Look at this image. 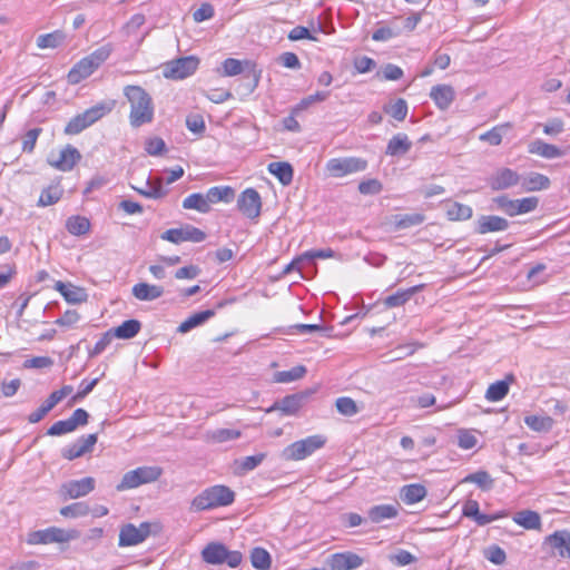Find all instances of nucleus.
I'll return each instance as SVG.
<instances>
[{"mask_svg": "<svg viewBox=\"0 0 570 570\" xmlns=\"http://www.w3.org/2000/svg\"><path fill=\"white\" fill-rule=\"evenodd\" d=\"M66 228L71 235L81 236L89 232L90 222L83 216H71L66 222Z\"/></svg>", "mask_w": 570, "mask_h": 570, "instance_id": "44", "label": "nucleus"}, {"mask_svg": "<svg viewBox=\"0 0 570 570\" xmlns=\"http://www.w3.org/2000/svg\"><path fill=\"white\" fill-rule=\"evenodd\" d=\"M336 409L345 416H353L358 413L355 401L347 396H342L336 400Z\"/></svg>", "mask_w": 570, "mask_h": 570, "instance_id": "57", "label": "nucleus"}, {"mask_svg": "<svg viewBox=\"0 0 570 570\" xmlns=\"http://www.w3.org/2000/svg\"><path fill=\"white\" fill-rule=\"evenodd\" d=\"M206 234L191 225H185L179 228H170L161 234V239L168 240L174 244L184 242L200 243L205 240Z\"/></svg>", "mask_w": 570, "mask_h": 570, "instance_id": "11", "label": "nucleus"}, {"mask_svg": "<svg viewBox=\"0 0 570 570\" xmlns=\"http://www.w3.org/2000/svg\"><path fill=\"white\" fill-rule=\"evenodd\" d=\"M141 328V324L137 320H127L119 326L110 330L114 337L129 340L135 337Z\"/></svg>", "mask_w": 570, "mask_h": 570, "instance_id": "34", "label": "nucleus"}, {"mask_svg": "<svg viewBox=\"0 0 570 570\" xmlns=\"http://www.w3.org/2000/svg\"><path fill=\"white\" fill-rule=\"evenodd\" d=\"M164 294L161 286L148 283H137L132 287V295L139 301H155Z\"/></svg>", "mask_w": 570, "mask_h": 570, "instance_id": "26", "label": "nucleus"}, {"mask_svg": "<svg viewBox=\"0 0 570 570\" xmlns=\"http://www.w3.org/2000/svg\"><path fill=\"white\" fill-rule=\"evenodd\" d=\"M235 501V492L227 485L216 484L204 489L190 502L191 512H203L228 507Z\"/></svg>", "mask_w": 570, "mask_h": 570, "instance_id": "2", "label": "nucleus"}, {"mask_svg": "<svg viewBox=\"0 0 570 570\" xmlns=\"http://www.w3.org/2000/svg\"><path fill=\"white\" fill-rule=\"evenodd\" d=\"M56 289L59 291L63 298L69 303H81L86 301V294L79 287L58 282L56 284Z\"/></svg>", "mask_w": 570, "mask_h": 570, "instance_id": "40", "label": "nucleus"}, {"mask_svg": "<svg viewBox=\"0 0 570 570\" xmlns=\"http://www.w3.org/2000/svg\"><path fill=\"white\" fill-rule=\"evenodd\" d=\"M512 519L518 525L527 530H539L542 524L540 514L531 510L519 511Z\"/></svg>", "mask_w": 570, "mask_h": 570, "instance_id": "28", "label": "nucleus"}, {"mask_svg": "<svg viewBox=\"0 0 570 570\" xmlns=\"http://www.w3.org/2000/svg\"><path fill=\"white\" fill-rule=\"evenodd\" d=\"M73 423L71 424L68 419L55 422L47 431L48 435L59 436L70 432H73Z\"/></svg>", "mask_w": 570, "mask_h": 570, "instance_id": "59", "label": "nucleus"}, {"mask_svg": "<svg viewBox=\"0 0 570 570\" xmlns=\"http://www.w3.org/2000/svg\"><path fill=\"white\" fill-rule=\"evenodd\" d=\"M227 548L220 542H210L202 551L203 560L209 564H223Z\"/></svg>", "mask_w": 570, "mask_h": 570, "instance_id": "24", "label": "nucleus"}, {"mask_svg": "<svg viewBox=\"0 0 570 570\" xmlns=\"http://www.w3.org/2000/svg\"><path fill=\"white\" fill-rule=\"evenodd\" d=\"M306 373V368L303 365L295 366L288 371H281L275 374V381L277 383H291L302 379Z\"/></svg>", "mask_w": 570, "mask_h": 570, "instance_id": "52", "label": "nucleus"}, {"mask_svg": "<svg viewBox=\"0 0 570 570\" xmlns=\"http://www.w3.org/2000/svg\"><path fill=\"white\" fill-rule=\"evenodd\" d=\"M484 556L490 562L498 564V566L504 563V561L507 559V554H505L504 550L502 548H500L499 546L489 547L485 550Z\"/></svg>", "mask_w": 570, "mask_h": 570, "instance_id": "61", "label": "nucleus"}, {"mask_svg": "<svg viewBox=\"0 0 570 570\" xmlns=\"http://www.w3.org/2000/svg\"><path fill=\"white\" fill-rule=\"evenodd\" d=\"M334 256V252L330 248L327 249H317V250H308L294 259L292 265L298 264H311L315 258H330Z\"/></svg>", "mask_w": 570, "mask_h": 570, "instance_id": "53", "label": "nucleus"}, {"mask_svg": "<svg viewBox=\"0 0 570 570\" xmlns=\"http://www.w3.org/2000/svg\"><path fill=\"white\" fill-rule=\"evenodd\" d=\"M399 18H394L391 26H381L372 35L374 41H389L402 33V28L396 24Z\"/></svg>", "mask_w": 570, "mask_h": 570, "instance_id": "39", "label": "nucleus"}, {"mask_svg": "<svg viewBox=\"0 0 570 570\" xmlns=\"http://www.w3.org/2000/svg\"><path fill=\"white\" fill-rule=\"evenodd\" d=\"M250 563L256 570H268L272 564V558L264 548L256 547L250 551Z\"/></svg>", "mask_w": 570, "mask_h": 570, "instance_id": "45", "label": "nucleus"}, {"mask_svg": "<svg viewBox=\"0 0 570 570\" xmlns=\"http://www.w3.org/2000/svg\"><path fill=\"white\" fill-rule=\"evenodd\" d=\"M268 171L278 178L283 185H288L293 180V168L288 163L275 161L268 165Z\"/></svg>", "mask_w": 570, "mask_h": 570, "instance_id": "36", "label": "nucleus"}, {"mask_svg": "<svg viewBox=\"0 0 570 570\" xmlns=\"http://www.w3.org/2000/svg\"><path fill=\"white\" fill-rule=\"evenodd\" d=\"M97 443V434L91 433L82 435L77 439L73 443L62 449V456L67 460H75L91 452L94 445Z\"/></svg>", "mask_w": 570, "mask_h": 570, "instance_id": "16", "label": "nucleus"}, {"mask_svg": "<svg viewBox=\"0 0 570 570\" xmlns=\"http://www.w3.org/2000/svg\"><path fill=\"white\" fill-rule=\"evenodd\" d=\"M65 40V35L60 30L50 33L40 35L37 38V47L39 49H55L59 47Z\"/></svg>", "mask_w": 570, "mask_h": 570, "instance_id": "46", "label": "nucleus"}, {"mask_svg": "<svg viewBox=\"0 0 570 570\" xmlns=\"http://www.w3.org/2000/svg\"><path fill=\"white\" fill-rule=\"evenodd\" d=\"M412 147V142L405 134L393 136L387 146L386 154L390 156H400L406 154Z\"/></svg>", "mask_w": 570, "mask_h": 570, "instance_id": "31", "label": "nucleus"}, {"mask_svg": "<svg viewBox=\"0 0 570 570\" xmlns=\"http://www.w3.org/2000/svg\"><path fill=\"white\" fill-rule=\"evenodd\" d=\"M424 216L421 214H405V215H394L393 224L397 229H405L412 226L420 225L423 223Z\"/></svg>", "mask_w": 570, "mask_h": 570, "instance_id": "49", "label": "nucleus"}, {"mask_svg": "<svg viewBox=\"0 0 570 570\" xmlns=\"http://www.w3.org/2000/svg\"><path fill=\"white\" fill-rule=\"evenodd\" d=\"M63 195V189L59 183L52 184L45 188L39 197L38 205L46 207L53 205L60 200Z\"/></svg>", "mask_w": 570, "mask_h": 570, "instance_id": "37", "label": "nucleus"}, {"mask_svg": "<svg viewBox=\"0 0 570 570\" xmlns=\"http://www.w3.org/2000/svg\"><path fill=\"white\" fill-rule=\"evenodd\" d=\"M509 228V222L495 215H482L476 220L475 232L478 234H488L494 232H503Z\"/></svg>", "mask_w": 570, "mask_h": 570, "instance_id": "19", "label": "nucleus"}, {"mask_svg": "<svg viewBox=\"0 0 570 570\" xmlns=\"http://www.w3.org/2000/svg\"><path fill=\"white\" fill-rule=\"evenodd\" d=\"M124 97L129 104V124L139 128L150 124L155 117V105L150 94L141 86L127 85L122 89Z\"/></svg>", "mask_w": 570, "mask_h": 570, "instance_id": "1", "label": "nucleus"}, {"mask_svg": "<svg viewBox=\"0 0 570 570\" xmlns=\"http://www.w3.org/2000/svg\"><path fill=\"white\" fill-rule=\"evenodd\" d=\"M214 314H215V312L212 309H206V311L195 313V314L190 315L188 318H186L184 322L180 323V325L177 328V332L185 334V333L189 332L190 330L205 323L207 320L213 317Z\"/></svg>", "mask_w": 570, "mask_h": 570, "instance_id": "33", "label": "nucleus"}, {"mask_svg": "<svg viewBox=\"0 0 570 570\" xmlns=\"http://www.w3.org/2000/svg\"><path fill=\"white\" fill-rule=\"evenodd\" d=\"M509 392V384L505 381L492 383L487 392L485 399L490 402L501 401Z\"/></svg>", "mask_w": 570, "mask_h": 570, "instance_id": "50", "label": "nucleus"}, {"mask_svg": "<svg viewBox=\"0 0 570 570\" xmlns=\"http://www.w3.org/2000/svg\"><path fill=\"white\" fill-rule=\"evenodd\" d=\"M183 207L185 209H195L199 213H208L210 210L206 194L194 193L188 195L183 200Z\"/></svg>", "mask_w": 570, "mask_h": 570, "instance_id": "43", "label": "nucleus"}, {"mask_svg": "<svg viewBox=\"0 0 570 570\" xmlns=\"http://www.w3.org/2000/svg\"><path fill=\"white\" fill-rule=\"evenodd\" d=\"M150 525L147 522L140 523L136 527L131 523L126 524L120 529L119 546L131 547L141 543L149 535Z\"/></svg>", "mask_w": 570, "mask_h": 570, "instance_id": "15", "label": "nucleus"}, {"mask_svg": "<svg viewBox=\"0 0 570 570\" xmlns=\"http://www.w3.org/2000/svg\"><path fill=\"white\" fill-rule=\"evenodd\" d=\"M95 479L86 476L80 480H70L60 488V494L63 499H78L89 494L95 489Z\"/></svg>", "mask_w": 570, "mask_h": 570, "instance_id": "14", "label": "nucleus"}, {"mask_svg": "<svg viewBox=\"0 0 570 570\" xmlns=\"http://www.w3.org/2000/svg\"><path fill=\"white\" fill-rule=\"evenodd\" d=\"M60 514L66 518H79L89 513V507L85 502H76L60 509Z\"/></svg>", "mask_w": 570, "mask_h": 570, "instance_id": "56", "label": "nucleus"}, {"mask_svg": "<svg viewBox=\"0 0 570 570\" xmlns=\"http://www.w3.org/2000/svg\"><path fill=\"white\" fill-rule=\"evenodd\" d=\"M446 216L450 220H466L472 217L473 210L469 205L456 202L445 204Z\"/></svg>", "mask_w": 570, "mask_h": 570, "instance_id": "35", "label": "nucleus"}, {"mask_svg": "<svg viewBox=\"0 0 570 570\" xmlns=\"http://www.w3.org/2000/svg\"><path fill=\"white\" fill-rule=\"evenodd\" d=\"M550 547L556 550L561 558H570V532L562 530L556 531L544 539L543 547Z\"/></svg>", "mask_w": 570, "mask_h": 570, "instance_id": "18", "label": "nucleus"}, {"mask_svg": "<svg viewBox=\"0 0 570 570\" xmlns=\"http://www.w3.org/2000/svg\"><path fill=\"white\" fill-rule=\"evenodd\" d=\"M303 397L297 394L287 395L278 402H275L266 410L267 413L279 410L285 415H294L302 406Z\"/></svg>", "mask_w": 570, "mask_h": 570, "instance_id": "23", "label": "nucleus"}, {"mask_svg": "<svg viewBox=\"0 0 570 570\" xmlns=\"http://www.w3.org/2000/svg\"><path fill=\"white\" fill-rule=\"evenodd\" d=\"M521 176L510 168L498 169L490 178L489 186L493 190H503L519 185Z\"/></svg>", "mask_w": 570, "mask_h": 570, "instance_id": "17", "label": "nucleus"}, {"mask_svg": "<svg viewBox=\"0 0 570 570\" xmlns=\"http://www.w3.org/2000/svg\"><path fill=\"white\" fill-rule=\"evenodd\" d=\"M423 287H424V285L421 284V285L412 286L406 289L397 291L395 294H392L384 299V305L389 308L402 306L407 301H410L414 294L420 292Z\"/></svg>", "mask_w": 570, "mask_h": 570, "instance_id": "30", "label": "nucleus"}, {"mask_svg": "<svg viewBox=\"0 0 570 570\" xmlns=\"http://www.w3.org/2000/svg\"><path fill=\"white\" fill-rule=\"evenodd\" d=\"M115 100H105L72 117L65 127L66 135H78L115 108Z\"/></svg>", "mask_w": 570, "mask_h": 570, "instance_id": "3", "label": "nucleus"}, {"mask_svg": "<svg viewBox=\"0 0 570 570\" xmlns=\"http://www.w3.org/2000/svg\"><path fill=\"white\" fill-rule=\"evenodd\" d=\"M80 158V153L71 145H68L58 154L51 153L48 157V163L58 170L70 171Z\"/></svg>", "mask_w": 570, "mask_h": 570, "instance_id": "12", "label": "nucleus"}, {"mask_svg": "<svg viewBox=\"0 0 570 570\" xmlns=\"http://www.w3.org/2000/svg\"><path fill=\"white\" fill-rule=\"evenodd\" d=\"M528 150L530 154L539 155L547 159H553L562 156L561 150L557 146L544 142L541 139L530 142Z\"/></svg>", "mask_w": 570, "mask_h": 570, "instance_id": "29", "label": "nucleus"}, {"mask_svg": "<svg viewBox=\"0 0 570 570\" xmlns=\"http://www.w3.org/2000/svg\"><path fill=\"white\" fill-rule=\"evenodd\" d=\"M234 197V189L228 186H215L207 190L206 198L208 205L219 202L229 203Z\"/></svg>", "mask_w": 570, "mask_h": 570, "instance_id": "38", "label": "nucleus"}, {"mask_svg": "<svg viewBox=\"0 0 570 570\" xmlns=\"http://www.w3.org/2000/svg\"><path fill=\"white\" fill-rule=\"evenodd\" d=\"M58 402L50 394L48 399L32 413L29 414L28 421L30 423H38L41 421L56 405Z\"/></svg>", "mask_w": 570, "mask_h": 570, "instance_id": "54", "label": "nucleus"}, {"mask_svg": "<svg viewBox=\"0 0 570 570\" xmlns=\"http://www.w3.org/2000/svg\"><path fill=\"white\" fill-rule=\"evenodd\" d=\"M463 483H474L482 490H490L493 487V479L491 475L484 471L479 470L474 473L468 474L463 480Z\"/></svg>", "mask_w": 570, "mask_h": 570, "instance_id": "47", "label": "nucleus"}, {"mask_svg": "<svg viewBox=\"0 0 570 570\" xmlns=\"http://www.w3.org/2000/svg\"><path fill=\"white\" fill-rule=\"evenodd\" d=\"M161 474L163 469L157 465L139 466L124 474L120 483L117 485V490H130L146 483L155 482L160 478Z\"/></svg>", "mask_w": 570, "mask_h": 570, "instance_id": "6", "label": "nucleus"}, {"mask_svg": "<svg viewBox=\"0 0 570 570\" xmlns=\"http://www.w3.org/2000/svg\"><path fill=\"white\" fill-rule=\"evenodd\" d=\"M384 110L394 119L402 121L407 115V104L404 99L399 98L392 105L385 106Z\"/></svg>", "mask_w": 570, "mask_h": 570, "instance_id": "55", "label": "nucleus"}, {"mask_svg": "<svg viewBox=\"0 0 570 570\" xmlns=\"http://www.w3.org/2000/svg\"><path fill=\"white\" fill-rule=\"evenodd\" d=\"M199 59L195 56L181 57L164 65L163 75L167 79L181 80L196 72Z\"/></svg>", "mask_w": 570, "mask_h": 570, "instance_id": "8", "label": "nucleus"}, {"mask_svg": "<svg viewBox=\"0 0 570 570\" xmlns=\"http://www.w3.org/2000/svg\"><path fill=\"white\" fill-rule=\"evenodd\" d=\"M511 128L510 122L494 126L492 129L480 135L479 139L485 141L491 146H499L502 141L503 135Z\"/></svg>", "mask_w": 570, "mask_h": 570, "instance_id": "41", "label": "nucleus"}, {"mask_svg": "<svg viewBox=\"0 0 570 570\" xmlns=\"http://www.w3.org/2000/svg\"><path fill=\"white\" fill-rule=\"evenodd\" d=\"M140 195L150 199H159L166 195V190L163 187L160 179L150 180L148 179L144 187H135Z\"/></svg>", "mask_w": 570, "mask_h": 570, "instance_id": "42", "label": "nucleus"}, {"mask_svg": "<svg viewBox=\"0 0 570 570\" xmlns=\"http://www.w3.org/2000/svg\"><path fill=\"white\" fill-rule=\"evenodd\" d=\"M426 489L424 485L419 483L406 484L402 487L400 497L406 504H415L422 501L426 497Z\"/></svg>", "mask_w": 570, "mask_h": 570, "instance_id": "27", "label": "nucleus"}, {"mask_svg": "<svg viewBox=\"0 0 570 570\" xmlns=\"http://www.w3.org/2000/svg\"><path fill=\"white\" fill-rule=\"evenodd\" d=\"M430 98L441 110H446L455 99V91L450 85H436L431 88Z\"/></svg>", "mask_w": 570, "mask_h": 570, "instance_id": "21", "label": "nucleus"}, {"mask_svg": "<svg viewBox=\"0 0 570 570\" xmlns=\"http://www.w3.org/2000/svg\"><path fill=\"white\" fill-rule=\"evenodd\" d=\"M79 535L80 532L75 529L66 530L58 527H49L43 530L31 532L28 535L27 542L29 544L66 543L78 539Z\"/></svg>", "mask_w": 570, "mask_h": 570, "instance_id": "7", "label": "nucleus"}, {"mask_svg": "<svg viewBox=\"0 0 570 570\" xmlns=\"http://www.w3.org/2000/svg\"><path fill=\"white\" fill-rule=\"evenodd\" d=\"M326 439L320 434L307 436L287 445L282 452V458L287 461L304 460L323 448Z\"/></svg>", "mask_w": 570, "mask_h": 570, "instance_id": "5", "label": "nucleus"}, {"mask_svg": "<svg viewBox=\"0 0 570 570\" xmlns=\"http://www.w3.org/2000/svg\"><path fill=\"white\" fill-rule=\"evenodd\" d=\"M145 150L150 156H159L166 151V144L164 139L159 137H151L146 140Z\"/></svg>", "mask_w": 570, "mask_h": 570, "instance_id": "58", "label": "nucleus"}, {"mask_svg": "<svg viewBox=\"0 0 570 570\" xmlns=\"http://www.w3.org/2000/svg\"><path fill=\"white\" fill-rule=\"evenodd\" d=\"M243 71V63L240 60L228 58L223 62L224 76L232 77L237 76Z\"/></svg>", "mask_w": 570, "mask_h": 570, "instance_id": "63", "label": "nucleus"}, {"mask_svg": "<svg viewBox=\"0 0 570 570\" xmlns=\"http://www.w3.org/2000/svg\"><path fill=\"white\" fill-rule=\"evenodd\" d=\"M265 459L264 453L249 455L236 461L238 473L243 474L256 469Z\"/></svg>", "mask_w": 570, "mask_h": 570, "instance_id": "51", "label": "nucleus"}, {"mask_svg": "<svg viewBox=\"0 0 570 570\" xmlns=\"http://www.w3.org/2000/svg\"><path fill=\"white\" fill-rule=\"evenodd\" d=\"M242 435L239 430L216 429L207 432V439L214 443H224L238 439Z\"/></svg>", "mask_w": 570, "mask_h": 570, "instance_id": "48", "label": "nucleus"}, {"mask_svg": "<svg viewBox=\"0 0 570 570\" xmlns=\"http://www.w3.org/2000/svg\"><path fill=\"white\" fill-rule=\"evenodd\" d=\"M524 423L534 432L547 433L552 430L554 420L548 415H527Z\"/></svg>", "mask_w": 570, "mask_h": 570, "instance_id": "32", "label": "nucleus"}, {"mask_svg": "<svg viewBox=\"0 0 570 570\" xmlns=\"http://www.w3.org/2000/svg\"><path fill=\"white\" fill-rule=\"evenodd\" d=\"M497 202L509 216H517L533 212L539 204L538 197L534 196L515 200L507 197H499Z\"/></svg>", "mask_w": 570, "mask_h": 570, "instance_id": "13", "label": "nucleus"}, {"mask_svg": "<svg viewBox=\"0 0 570 570\" xmlns=\"http://www.w3.org/2000/svg\"><path fill=\"white\" fill-rule=\"evenodd\" d=\"M114 335L111 334V331H107L95 344V346L89 350V357H95L99 354H101L107 346L111 343Z\"/></svg>", "mask_w": 570, "mask_h": 570, "instance_id": "62", "label": "nucleus"}, {"mask_svg": "<svg viewBox=\"0 0 570 570\" xmlns=\"http://www.w3.org/2000/svg\"><path fill=\"white\" fill-rule=\"evenodd\" d=\"M382 189L383 186L377 179H367L358 184V191L363 195H377Z\"/></svg>", "mask_w": 570, "mask_h": 570, "instance_id": "60", "label": "nucleus"}, {"mask_svg": "<svg viewBox=\"0 0 570 570\" xmlns=\"http://www.w3.org/2000/svg\"><path fill=\"white\" fill-rule=\"evenodd\" d=\"M111 49L104 46L79 60L68 72V81L77 85L92 75L110 56Z\"/></svg>", "mask_w": 570, "mask_h": 570, "instance_id": "4", "label": "nucleus"}, {"mask_svg": "<svg viewBox=\"0 0 570 570\" xmlns=\"http://www.w3.org/2000/svg\"><path fill=\"white\" fill-rule=\"evenodd\" d=\"M363 559L353 552L335 553L331 557L328 566L331 570H353L361 567Z\"/></svg>", "mask_w": 570, "mask_h": 570, "instance_id": "20", "label": "nucleus"}, {"mask_svg": "<svg viewBox=\"0 0 570 570\" xmlns=\"http://www.w3.org/2000/svg\"><path fill=\"white\" fill-rule=\"evenodd\" d=\"M325 167L332 177L341 178L364 171L367 168V161L360 157H340L330 159Z\"/></svg>", "mask_w": 570, "mask_h": 570, "instance_id": "9", "label": "nucleus"}, {"mask_svg": "<svg viewBox=\"0 0 570 570\" xmlns=\"http://www.w3.org/2000/svg\"><path fill=\"white\" fill-rule=\"evenodd\" d=\"M478 444L476 436L470 431H460L458 435V445L463 450H471Z\"/></svg>", "mask_w": 570, "mask_h": 570, "instance_id": "64", "label": "nucleus"}, {"mask_svg": "<svg viewBox=\"0 0 570 570\" xmlns=\"http://www.w3.org/2000/svg\"><path fill=\"white\" fill-rule=\"evenodd\" d=\"M237 208L248 219L256 220L262 213V198L254 188L243 190L237 199Z\"/></svg>", "mask_w": 570, "mask_h": 570, "instance_id": "10", "label": "nucleus"}, {"mask_svg": "<svg viewBox=\"0 0 570 570\" xmlns=\"http://www.w3.org/2000/svg\"><path fill=\"white\" fill-rule=\"evenodd\" d=\"M400 505L396 504H379L368 509L367 515L374 523H381L384 520L394 519L399 515Z\"/></svg>", "mask_w": 570, "mask_h": 570, "instance_id": "22", "label": "nucleus"}, {"mask_svg": "<svg viewBox=\"0 0 570 570\" xmlns=\"http://www.w3.org/2000/svg\"><path fill=\"white\" fill-rule=\"evenodd\" d=\"M519 184L524 191H539L549 188L550 179L542 174L530 173L528 176L521 177Z\"/></svg>", "mask_w": 570, "mask_h": 570, "instance_id": "25", "label": "nucleus"}]
</instances>
